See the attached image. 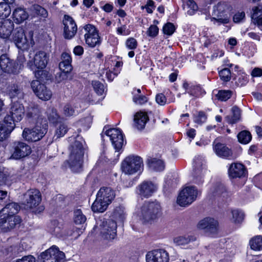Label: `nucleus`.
<instances>
[{
	"mask_svg": "<svg viewBox=\"0 0 262 262\" xmlns=\"http://www.w3.org/2000/svg\"><path fill=\"white\" fill-rule=\"evenodd\" d=\"M71 142L69 147V155L67 163L71 170L74 172H79L82 170L85 148L84 141L81 137L70 138Z\"/></svg>",
	"mask_w": 262,
	"mask_h": 262,
	"instance_id": "nucleus-1",
	"label": "nucleus"
},
{
	"mask_svg": "<svg viewBox=\"0 0 262 262\" xmlns=\"http://www.w3.org/2000/svg\"><path fill=\"white\" fill-rule=\"evenodd\" d=\"M161 207L157 202H145L137 211V215L144 223L156 220L160 215Z\"/></svg>",
	"mask_w": 262,
	"mask_h": 262,
	"instance_id": "nucleus-2",
	"label": "nucleus"
},
{
	"mask_svg": "<svg viewBox=\"0 0 262 262\" xmlns=\"http://www.w3.org/2000/svg\"><path fill=\"white\" fill-rule=\"evenodd\" d=\"M49 59V54L45 51H39L35 53L32 60H30L27 62V66L31 70L40 69V70L35 72V74L36 78L43 80V75H47L46 71L42 70V69L46 68Z\"/></svg>",
	"mask_w": 262,
	"mask_h": 262,
	"instance_id": "nucleus-3",
	"label": "nucleus"
},
{
	"mask_svg": "<svg viewBox=\"0 0 262 262\" xmlns=\"http://www.w3.org/2000/svg\"><path fill=\"white\" fill-rule=\"evenodd\" d=\"M48 125L45 120L43 122L37 121L35 126L33 128L26 127L24 128L22 136L29 142H36L41 140L47 133Z\"/></svg>",
	"mask_w": 262,
	"mask_h": 262,
	"instance_id": "nucleus-4",
	"label": "nucleus"
},
{
	"mask_svg": "<svg viewBox=\"0 0 262 262\" xmlns=\"http://www.w3.org/2000/svg\"><path fill=\"white\" fill-rule=\"evenodd\" d=\"M143 166L142 158L137 156L127 157L122 162V171L127 174H132L140 170Z\"/></svg>",
	"mask_w": 262,
	"mask_h": 262,
	"instance_id": "nucleus-5",
	"label": "nucleus"
},
{
	"mask_svg": "<svg viewBox=\"0 0 262 262\" xmlns=\"http://www.w3.org/2000/svg\"><path fill=\"white\" fill-rule=\"evenodd\" d=\"M198 193L195 187H186L180 191L177 198V203L182 207L187 206L195 200Z\"/></svg>",
	"mask_w": 262,
	"mask_h": 262,
	"instance_id": "nucleus-6",
	"label": "nucleus"
},
{
	"mask_svg": "<svg viewBox=\"0 0 262 262\" xmlns=\"http://www.w3.org/2000/svg\"><path fill=\"white\" fill-rule=\"evenodd\" d=\"M64 258V253L59 251L56 246H53L40 254L38 257V261L39 262H60Z\"/></svg>",
	"mask_w": 262,
	"mask_h": 262,
	"instance_id": "nucleus-7",
	"label": "nucleus"
},
{
	"mask_svg": "<svg viewBox=\"0 0 262 262\" xmlns=\"http://www.w3.org/2000/svg\"><path fill=\"white\" fill-rule=\"evenodd\" d=\"M117 224L112 220L103 221L100 225V234L105 240L112 241L116 236Z\"/></svg>",
	"mask_w": 262,
	"mask_h": 262,
	"instance_id": "nucleus-8",
	"label": "nucleus"
},
{
	"mask_svg": "<svg viewBox=\"0 0 262 262\" xmlns=\"http://www.w3.org/2000/svg\"><path fill=\"white\" fill-rule=\"evenodd\" d=\"M84 30L85 32V41L89 47L94 48L100 44V37L98 31L94 26L88 24L84 27Z\"/></svg>",
	"mask_w": 262,
	"mask_h": 262,
	"instance_id": "nucleus-9",
	"label": "nucleus"
},
{
	"mask_svg": "<svg viewBox=\"0 0 262 262\" xmlns=\"http://www.w3.org/2000/svg\"><path fill=\"white\" fill-rule=\"evenodd\" d=\"M41 201V195L37 189H29L24 194L23 204L27 208L36 207L40 204Z\"/></svg>",
	"mask_w": 262,
	"mask_h": 262,
	"instance_id": "nucleus-10",
	"label": "nucleus"
},
{
	"mask_svg": "<svg viewBox=\"0 0 262 262\" xmlns=\"http://www.w3.org/2000/svg\"><path fill=\"white\" fill-rule=\"evenodd\" d=\"M21 222V219L17 215L0 214V228L4 232H8L15 228Z\"/></svg>",
	"mask_w": 262,
	"mask_h": 262,
	"instance_id": "nucleus-11",
	"label": "nucleus"
},
{
	"mask_svg": "<svg viewBox=\"0 0 262 262\" xmlns=\"http://www.w3.org/2000/svg\"><path fill=\"white\" fill-rule=\"evenodd\" d=\"M0 67L3 72L8 74L16 75L19 73L18 66L16 65L15 61L9 58L6 54L0 56Z\"/></svg>",
	"mask_w": 262,
	"mask_h": 262,
	"instance_id": "nucleus-12",
	"label": "nucleus"
},
{
	"mask_svg": "<svg viewBox=\"0 0 262 262\" xmlns=\"http://www.w3.org/2000/svg\"><path fill=\"white\" fill-rule=\"evenodd\" d=\"M31 88L36 95L45 101L49 100L52 95L51 91L39 80H33L31 83Z\"/></svg>",
	"mask_w": 262,
	"mask_h": 262,
	"instance_id": "nucleus-13",
	"label": "nucleus"
},
{
	"mask_svg": "<svg viewBox=\"0 0 262 262\" xmlns=\"http://www.w3.org/2000/svg\"><path fill=\"white\" fill-rule=\"evenodd\" d=\"M31 152V148L27 144L23 142H15L13 143L11 158L18 160L28 156Z\"/></svg>",
	"mask_w": 262,
	"mask_h": 262,
	"instance_id": "nucleus-14",
	"label": "nucleus"
},
{
	"mask_svg": "<svg viewBox=\"0 0 262 262\" xmlns=\"http://www.w3.org/2000/svg\"><path fill=\"white\" fill-rule=\"evenodd\" d=\"M105 135L110 137L116 152H119L123 144V137L121 131L119 129L111 128L105 131Z\"/></svg>",
	"mask_w": 262,
	"mask_h": 262,
	"instance_id": "nucleus-15",
	"label": "nucleus"
},
{
	"mask_svg": "<svg viewBox=\"0 0 262 262\" xmlns=\"http://www.w3.org/2000/svg\"><path fill=\"white\" fill-rule=\"evenodd\" d=\"M12 40L18 48L22 50L29 49L30 45L21 27L16 28L13 30Z\"/></svg>",
	"mask_w": 262,
	"mask_h": 262,
	"instance_id": "nucleus-16",
	"label": "nucleus"
},
{
	"mask_svg": "<svg viewBox=\"0 0 262 262\" xmlns=\"http://www.w3.org/2000/svg\"><path fill=\"white\" fill-rule=\"evenodd\" d=\"M198 227L208 235H212L217 232L218 222L213 218L206 217L199 222Z\"/></svg>",
	"mask_w": 262,
	"mask_h": 262,
	"instance_id": "nucleus-17",
	"label": "nucleus"
},
{
	"mask_svg": "<svg viewBox=\"0 0 262 262\" xmlns=\"http://www.w3.org/2000/svg\"><path fill=\"white\" fill-rule=\"evenodd\" d=\"M147 262H168V252L164 249H157L148 252L146 255Z\"/></svg>",
	"mask_w": 262,
	"mask_h": 262,
	"instance_id": "nucleus-18",
	"label": "nucleus"
},
{
	"mask_svg": "<svg viewBox=\"0 0 262 262\" xmlns=\"http://www.w3.org/2000/svg\"><path fill=\"white\" fill-rule=\"evenodd\" d=\"M64 27L63 35L66 39H70L75 35L77 27L74 19L69 15H64L63 20Z\"/></svg>",
	"mask_w": 262,
	"mask_h": 262,
	"instance_id": "nucleus-19",
	"label": "nucleus"
},
{
	"mask_svg": "<svg viewBox=\"0 0 262 262\" xmlns=\"http://www.w3.org/2000/svg\"><path fill=\"white\" fill-rule=\"evenodd\" d=\"M10 113L11 116L7 115L6 117L11 118L12 121L18 122L23 118L25 114V108L23 105L18 101L12 103L10 107Z\"/></svg>",
	"mask_w": 262,
	"mask_h": 262,
	"instance_id": "nucleus-20",
	"label": "nucleus"
},
{
	"mask_svg": "<svg viewBox=\"0 0 262 262\" xmlns=\"http://www.w3.org/2000/svg\"><path fill=\"white\" fill-rule=\"evenodd\" d=\"M15 127L11 118L5 117L3 122L0 123V141L6 139Z\"/></svg>",
	"mask_w": 262,
	"mask_h": 262,
	"instance_id": "nucleus-21",
	"label": "nucleus"
},
{
	"mask_svg": "<svg viewBox=\"0 0 262 262\" xmlns=\"http://www.w3.org/2000/svg\"><path fill=\"white\" fill-rule=\"evenodd\" d=\"M138 193L141 196L148 198L156 190V186L151 182L144 181L138 187Z\"/></svg>",
	"mask_w": 262,
	"mask_h": 262,
	"instance_id": "nucleus-22",
	"label": "nucleus"
},
{
	"mask_svg": "<svg viewBox=\"0 0 262 262\" xmlns=\"http://www.w3.org/2000/svg\"><path fill=\"white\" fill-rule=\"evenodd\" d=\"M97 196L99 198L100 200L110 204L114 200L115 193L111 187H102L97 192Z\"/></svg>",
	"mask_w": 262,
	"mask_h": 262,
	"instance_id": "nucleus-23",
	"label": "nucleus"
},
{
	"mask_svg": "<svg viewBox=\"0 0 262 262\" xmlns=\"http://www.w3.org/2000/svg\"><path fill=\"white\" fill-rule=\"evenodd\" d=\"M7 93L11 99L18 98L23 99L24 96L22 85L19 83L10 85L7 88Z\"/></svg>",
	"mask_w": 262,
	"mask_h": 262,
	"instance_id": "nucleus-24",
	"label": "nucleus"
},
{
	"mask_svg": "<svg viewBox=\"0 0 262 262\" xmlns=\"http://www.w3.org/2000/svg\"><path fill=\"white\" fill-rule=\"evenodd\" d=\"M246 173L245 166L241 163H233L229 169V175L232 178H241Z\"/></svg>",
	"mask_w": 262,
	"mask_h": 262,
	"instance_id": "nucleus-25",
	"label": "nucleus"
},
{
	"mask_svg": "<svg viewBox=\"0 0 262 262\" xmlns=\"http://www.w3.org/2000/svg\"><path fill=\"white\" fill-rule=\"evenodd\" d=\"M13 27V23L9 19L0 21V38H8L11 34Z\"/></svg>",
	"mask_w": 262,
	"mask_h": 262,
	"instance_id": "nucleus-26",
	"label": "nucleus"
},
{
	"mask_svg": "<svg viewBox=\"0 0 262 262\" xmlns=\"http://www.w3.org/2000/svg\"><path fill=\"white\" fill-rule=\"evenodd\" d=\"M214 150L216 154L221 157L227 158L232 154V151L225 144L221 143H213Z\"/></svg>",
	"mask_w": 262,
	"mask_h": 262,
	"instance_id": "nucleus-27",
	"label": "nucleus"
},
{
	"mask_svg": "<svg viewBox=\"0 0 262 262\" xmlns=\"http://www.w3.org/2000/svg\"><path fill=\"white\" fill-rule=\"evenodd\" d=\"M148 120L147 114L142 112L137 113L134 117V125L138 129L141 130L145 127Z\"/></svg>",
	"mask_w": 262,
	"mask_h": 262,
	"instance_id": "nucleus-28",
	"label": "nucleus"
},
{
	"mask_svg": "<svg viewBox=\"0 0 262 262\" xmlns=\"http://www.w3.org/2000/svg\"><path fill=\"white\" fill-rule=\"evenodd\" d=\"M19 209L20 206L18 204L14 202L9 203L0 211V214L15 215Z\"/></svg>",
	"mask_w": 262,
	"mask_h": 262,
	"instance_id": "nucleus-29",
	"label": "nucleus"
},
{
	"mask_svg": "<svg viewBox=\"0 0 262 262\" xmlns=\"http://www.w3.org/2000/svg\"><path fill=\"white\" fill-rule=\"evenodd\" d=\"M28 13L22 8H16L13 12V17L15 23L20 24L27 19Z\"/></svg>",
	"mask_w": 262,
	"mask_h": 262,
	"instance_id": "nucleus-30",
	"label": "nucleus"
},
{
	"mask_svg": "<svg viewBox=\"0 0 262 262\" xmlns=\"http://www.w3.org/2000/svg\"><path fill=\"white\" fill-rule=\"evenodd\" d=\"M147 163L151 169L156 171H162L165 167L164 162L161 159L150 158L147 159Z\"/></svg>",
	"mask_w": 262,
	"mask_h": 262,
	"instance_id": "nucleus-31",
	"label": "nucleus"
},
{
	"mask_svg": "<svg viewBox=\"0 0 262 262\" xmlns=\"http://www.w3.org/2000/svg\"><path fill=\"white\" fill-rule=\"evenodd\" d=\"M230 9L229 5L226 2H220L214 7V14L217 17H221L222 15L227 14Z\"/></svg>",
	"mask_w": 262,
	"mask_h": 262,
	"instance_id": "nucleus-32",
	"label": "nucleus"
},
{
	"mask_svg": "<svg viewBox=\"0 0 262 262\" xmlns=\"http://www.w3.org/2000/svg\"><path fill=\"white\" fill-rule=\"evenodd\" d=\"M40 113V111L38 106L30 105L27 108L26 117L32 120H38Z\"/></svg>",
	"mask_w": 262,
	"mask_h": 262,
	"instance_id": "nucleus-33",
	"label": "nucleus"
},
{
	"mask_svg": "<svg viewBox=\"0 0 262 262\" xmlns=\"http://www.w3.org/2000/svg\"><path fill=\"white\" fill-rule=\"evenodd\" d=\"M109 204L100 200L99 198L96 199L92 205V209L95 212H103L107 209Z\"/></svg>",
	"mask_w": 262,
	"mask_h": 262,
	"instance_id": "nucleus-34",
	"label": "nucleus"
},
{
	"mask_svg": "<svg viewBox=\"0 0 262 262\" xmlns=\"http://www.w3.org/2000/svg\"><path fill=\"white\" fill-rule=\"evenodd\" d=\"M232 116H227L225 119L227 122L230 124H234L239 120L241 118V111L239 108L236 106L232 108Z\"/></svg>",
	"mask_w": 262,
	"mask_h": 262,
	"instance_id": "nucleus-35",
	"label": "nucleus"
},
{
	"mask_svg": "<svg viewBox=\"0 0 262 262\" xmlns=\"http://www.w3.org/2000/svg\"><path fill=\"white\" fill-rule=\"evenodd\" d=\"M47 115L50 122L53 124L57 123L60 119L57 110L54 107H49L48 109Z\"/></svg>",
	"mask_w": 262,
	"mask_h": 262,
	"instance_id": "nucleus-36",
	"label": "nucleus"
},
{
	"mask_svg": "<svg viewBox=\"0 0 262 262\" xmlns=\"http://www.w3.org/2000/svg\"><path fill=\"white\" fill-rule=\"evenodd\" d=\"M211 192L213 196H226V191L224 186L222 184H215L212 188Z\"/></svg>",
	"mask_w": 262,
	"mask_h": 262,
	"instance_id": "nucleus-37",
	"label": "nucleus"
},
{
	"mask_svg": "<svg viewBox=\"0 0 262 262\" xmlns=\"http://www.w3.org/2000/svg\"><path fill=\"white\" fill-rule=\"evenodd\" d=\"M195 239V237L192 235L180 236L175 237L173 242L178 245H184Z\"/></svg>",
	"mask_w": 262,
	"mask_h": 262,
	"instance_id": "nucleus-38",
	"label": "nucleus"
},
{
	"mask_svg": "<svg viewBox=\"0 0 262 262\" xmlns=\"http://www.w3.org/2000/svg\"><path fill=\"white\" fill-rule=\"evenodd\" d=\"M238 141L243 144L248 143L252 139L251 133L247 130H243L237 135Z\"/></svg>",
	"mask_w": 262,
	"mask_h": 262,
	"instance_id": "nucleus-39",
	"label": "nucleus"
},
{
	"mask_svg": "<svg viewBox=\"0 0 262 262\" xmlns=\"http://www.w3.org/2000/svg\"><path fill=\"white\" fill-rule=\"evenodd\" d=\"M11 12L10 6L6 3H0V18L4 19L9 16Z\"/></svg>",
	"mask_w": 262,
	"mask_h": 262,
	"instance_id": "nucleus-40",
	"label": "nucleus"
},
{
	"mask_svg": "<svg viewBox=\"0 0 262 262\" xmlns=\"http://www.w3.org/2000/svg\"><path fill=\"white\" fill-rule=\"evenodd\" d=\"M59 68L62 72L60 74V77L63 79L67 77V74L72 70V65L71 63L61 61L59 64Z\"/></svg>",
	"mask_w": 262,
	"mask_h": 262,
	"instance_id": "nucleus-41",
	"label": "nucleus"
},
{
	"mask_svg": "<svg viewBox=\"0 0 262 262\" xmlns=\"http://www.w3.org/2000/svg\"><path fill=\"white\" fill-rule=\"evenodd\" d=\"M250 245L253 250H262V236H258L253 238L250 241Z\"/></svg>",
	"mask_w": 262,
	"mask_h": 262,
	"instance_id": "nucleus-42",
	"label": "nucleus"
},
{
	"mask_svg": "<svg viewBox=\"0 0 262 262\" xmlns=\"http://www.w3.org/2000/svg\"><path fill=\"white\" fill-rule=\"evenodd\" d=\"M231 213L232 220L234 223H240L243 221L245 214L242 211L236 209L232 210Z\"/></svg>",
	"mask_w": 262,
	"mask_h": 262,
	"instance_id": "nucleus-43",
	"label": "nucleus"
},
{
	"mask_svg": "<svg viewBox=\"0 0 262 262\" xmlns=\"http://www.w3.org/2000/svg\"><path fill=\"white\" fill-rule=\"evenodd\" d=\"M86 218L80 209L74 211V222L76 224H82L86 221Z\"/></svg>",
	"mask_w": 262,
	"mask_h": 262,
	"instance_id": "nucleus-44",
	"label": "nucleus"
},
{
	"mask_svg": "<svg viewBox=\"0 0 262 262\" xmlns=\"http://www.w3.org/2000/svg\"><path fill=\"white\" fill-rule=\"evenodd\" d=\"M68 128L67 126L64 123H61L58 126L56 130V134L54 136V138L56 139L63 136L67 132Z\"/></svg>",
	"mask_w": 262,
	"mask_h": 262,
	"instance_id": "nucleus-45",
	"label": "nucleus"
},
{
	"mask_svg": "<svg viewBox=\"0 0 262 262\" xmlns=\"http://www.w3.org/2000/svg\"><path fill=\"white\" fill-rule=\"evenodd\" d=\"M193 176L194 178V181L195 183L200 184L202 183L203 180V173H202V168L201 166L199 167H195L194 169Z\"/></svg>",
	"mask_w": 262,
	"mask_h": 262,
	"instance_id": "nucleus-46",
	"label": "nucleus"
},
{
	"mask_svg": "<svg viewBox=\"0 0 262 262\" xmlns=\"http://www.w3.org/2000/svg\"><path fill=\"white\" fill-rule=\"evenodd\" d=\"M232 92L229 90L219 91L216 96L221 101H226L231 96Z\"/></svg>",
	"mask_w": 262,
	"mask_h": 262,
	"instance_id": "nucleus-47",
	"label": "nucleus"
},
{
	"mask_svg": "<svg viewBox=\"0 0 262 262\" xmlns=\"http://www.w3.org/2000/svg\"><path fill=\"white\" fill-rule=\"evenodd\" d=\"M92 86L96 93L99 95H102L104 92L103 84L99 81H92Z\"/></svg>",
	"mask_w": 262,
	"mask_h": 262,
	"instance_id": "nucleus-48",
	"label": "nucleus"
},
{
	"mask_svg": "<svg viewBox=\"0 0 262 262\" xmlns=\"http://www.w3.org/2000/svg\"><path fill=\"white\" fill-rule=\"evenodd\" d=\"M186 6L188 9L187 14L189 15H193L198 10V6L193 0H187Z\"/></svg>",
	"mask_w": 262,
	"mask_h": 262,
	"instance_id": "nucleus-49",
	"label": "nucleus"
},
{
	"mask_svg": "<svg viewBox=\"0 0 262 262\" xmlns=\"http://www.w3.org/2000/svg\"><path fill=\"white\" fill-rule=\"evenodd\" d=\"M62 113L66 117H71L75 115V110L70 104H66L63 107Z\"/></svg>",
	"mask_w": 262,
	"mask_h": 262,
	"instance_id": "nucleus-50",
	"label": "nucleus"
},
{
	"mask_svg": "<svg viewBox=\"0 0 262 262\" xmlns=\"http://www.w3.org/2000/svg\"><path fill=\"white\" fill-rule=\"evenodd\" d=\"M221 79L226 82L229 81L231 79L230 70L228 68H225L219 72Z\"/></svg>",
	"mask_w": 262,
	"mask_h": 262,
	"instance_id": "nucleus-51",
	"label": "nucleus"
},
{
	"mask_svg": "<svg viewBox=\"0 0 262 262\" xmlns=\"http://www.w3.org/2000/svg\"><path fill=\"white\" fill-rule=\"evenodd\" d=\"M175 27L172 23H167L163 28V32L168 35H172L175 31Z\"/></svg>",
	"mask_w": 262,
	"mask_h": 262,
	"instance_id": "nucleus-52",
	"label": "nucleus"
},
{
	"mask_svg": "<svg viewBox=\"0 0 262 262\" xmlns=\"http://www.w3.org/2000/svg\"><path fill=\"white\" fill-rule=\"evenodd\" d=\"M33 9L36 14L38 15H40L44 18H46L48 16L47 11L42 7L41 6L36 5L33 6Z\"/></svg>",
	"mask_w": 262,
	"mask_h": 262,
	"instance_id": "nucleus-53",
	"label": "nucleus"
},
{
	"mask_svg": "<svg viewBox=\"0 0 262 262\" xmlns=\"http://www.w3.org/2000/svg\"><path fill=\"white\" fill-rule=\"evenodd\" d=\"M201 88L198 85H191L188 91V94L194 97H198L201 92Z\"/></svg>",
	"mask_w": 262,
	"mask_h": 262,
	"instance_id": "nucleus-54",
	"label": "nucleus"
},
{
	"mask_svg": "<svg viewBox=\"0 0 262 262\" xmlns=\"http://www.w3.org/2000/svg\"><path fill=\"white\" fill-rule=\"evenodd\" d=\"M206 119L207 116L206 114L203 112H200L199 115L195 117L194 122L198 124H202L206 121Z\"/></svg>",
	"mask_w": 262,
	"mask_h": 262,
	"instance_id": "nucleus-55",
	"label": "nucleus"
},
{
	"mask_svg": "<svg viewBox=\"0 0 262 262\" xmlns=\"http://www.w3.org/2000/svg\"><path fill=\"white\" fill-rule=\"evenodd\" d=\"M15 61L16 65L18 66V72L19 73L23 68L24 63L26 61L25 57L24 55H20Z\"/></svg>",
	"mask_w": 262,
	"mask_h": 262,
	"instance_id": "nucleus-56",
	"label": "nucleus"
},
{
	"mask_svg": "<svg viewBox=\"0 0 262 262\" xmlns=\"http://www.w3.org/2000/svg\"><path fill=\"white\" fill-rule=\"evenodd\" d=\"M159 32V28L156 25H151L147 31V35L151 37H155Z\"/></svg>",
	"mask_w": 262,
	"mask_h": 262,
	"instance_id": "nucleus-57",
	"label": "nucleus"
},
{
	"mask_svg": "<svg viewBox=\"0 0 262 262\" xmlns=\"http://www.w3.org/2000/svg\"><path fill=\"white\" fill-rule=\"evenodd\" d=\"M126 46L129 49H135L137 47V42L134 38H129L126 41Z\"/></svg>",
	"mask_w": 262,
	"mask_h": 262,
	"instance_id": "nucleus-58",
	"label": "nucleus"
},
{
	"mask_svg": "<svg viewBox=\"0 0 262 262\" xmlns=\"http://www.w3.org/2000/svg\"><path fill=\"white\" fill-rule=\"evenodd\" d=\"M35 258L31 255L24 256L21 258L16 259L14 262H35Z\"/></svg>",
	"mask_w": 262,
	"mask_h": 262,
	"instance_id": "nucleus-59",
	"label": "nucleus"
},
{
	"mask_svg": "<svg viewBox=\"0 0 262 262\" xmlns=\"http://www.w3.org/2000/svg\"><path fill=\"white\" fill-rule=\"evenodd\" d=\"M253 23L258 26H262V16L258 15V12H254L252 17Z\"/></svg>",
	"mask_w": 262,
	"mask_h": 262,
	"instance_id": "nucleus-60",
	"label": "nucleus"
},
{
	"mask_svg": "<svg viewBox=\"0 0 262 262\" xmlns=\"http://www.w3.org/2000/svg\"><path fill=\"white\" fill-rule=\"evenodd\" d=\"M134 101L136 104H143L147 101V98L143 95H139L138 96H135L134 97Z\"/></svg>",
	"mask_w": 262,
	"mask_h": 262,
	"instance_id": "nucleus-61",
	"label": "nucleus"
},
{
	"mask_svg": "<svg viewBox=\"0 0 262 262\" xmlns=\"http://www.w3.org/2000/svg\"><path fill=\"white\" fill-rule=\"evenodd\" d=\"M156 102L161 105H164L166 102V98L162 94H159L156 97Z\"/></svg>",
	"mask_w": 262,
	"mask_h": 262,
	"instance_id": "nucleus-62",
	"label": "nucleus"
},
{
	"mask_svg": "<svg viewBox=\"0 0 262 262\" xmlns=\"http://www.w3.org/2000/svg\"><path fill=\"white\" fill-rule=\"evenodd\" d=\"M8 200V193L6 191L0 190V205H4Z\"/></svg>",
	"mask_w": 262,
	"mask_h": 262,
	"instance_id": "nucleus-63",
	"label": "nucleus"
},
{
	"mask_svg": "<svg viewBox=\"0 0 262 262\" xmlns=\"http://www.w3.org/2000/svg\"><path fill=\"white\" fill-rule=\"evenodd\" d=\"M245 14L244 12H237L236 13L233 17V21L235 23H239L245 17Z\"/></svg>",
	"mask_w": 262,
	"mask_h": 262,
	"instance_id": "nucleus-64",
	"label": "nucleus"
}]
</instances>
